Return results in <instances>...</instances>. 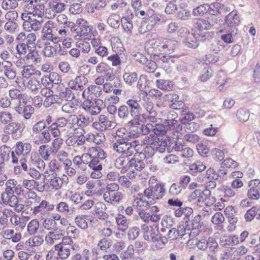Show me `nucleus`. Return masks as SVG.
I'll return each mask as SVG.
<instances>
[{
  "instance_id": "64",
  "label": "nucleus",
  "mask_w": 260,
  "mask_h": 260,
  "mask_svg": "<svg viewBox=\"0 0 260 260\" xmlns=\"http://www.w3.org/2000/svg\"><path fill=\"white\" fill-rule=\"evenodd\" d=\"M249 115L248 110L241 108L237 111L236 117L240 121H246L249 119Z\"/></svg>"
},
{
  "instance_id": "32",
  "label": "nucleus",
  "mask_w": 260,
  "mask_h": 260,
  "mask_svg": "<svg viewBox=\"0 0 260 260\" xmlns=\"http://www.w3.org/2000/svg\"><path fill=\"white\" fill-rule=\"evenodd\" d=\"M106 206L103 202H98L94 206V212L96 217L101 220H105L108 218V215L106 212Z\"/></svg>"
},
{
  "instance_id": "39",
  "label": "nucleus",
  "mask_w": 260,
  "mask_h": 260,
  "mask_svg": "<svg viewBox=\"0 0 260 260\" xmlns=\"http://www.w3.org/2000/svg\"><path fill=\"white\" fill-rule=\"evenodd\" d=\"M201 215H198L196 216L191 221V225L187 224L188 231L191 230H197L198 231H202L204 230V226L202 222H201Z\"/></svg>"
},
{
  "instance_id": "26",
  "label": "nucleus",
  "mask_w": 260,
  "mask_h": 260,
  "mask_svg": "<svg viewBox=\"0 0 260 260\" xmlns=\"http://www.w3.org/2000/svg\"><path fill=\"white\" fill-rule=\"evenodd\" d=\"M224 220L223 215L221 213L216 212L212 217L211 222L214 225V228L216 230L220 232H223L225 231L223 225Z\"/></svg>"
},
{
  "instance_id": "31",
  "label": "nucleus",
  "mask_w": 260,
  "mask_h": 260,
  "mask_svg": "<svg viewBox=\"0 0 260 260\" xmlns=\"http://www.w3.org/2000/svg\"><path fill=\"white\" fill-rule=\"evenodd\" d=\"M77 115L78 119V128L82 130H84L93 121V118L92 117H90L83 113H79Z\"/></svg>"
},
{
  "instance_id": "1",
  "label": "nucleus",
  "mask_w": 260,
  "mask_h": 260,
  "mask_svg": "<svg viewBox=\"0 0 260 260\" xmlns=\"http://www.w3.org/2000/svg\"><path fill=\"white\" fill-rule=\"evenodd\" d=\"M155 181L154 177L150 178L149 182V187L146 188L143 192L144 195L149 200L150 204H155L161 200L166 193L165 185L163 183H156L154 186L150 185L151 182Z\"/></svg>"
},
{
  "instance_id": "48",
  "label": "nucleus",
  "mask_w": 260,
  "mask_h": 260,
  "mask_svg": "<svg viewBox=\"0 0 260 260\" xmlns=\"http://www.w3.org/2000/svg\"><path fill=\"white\" fill-rule=\"evenodd\" d=\"M71 89L70 87L66 88L63 90L59 93V96L61 98V103L63 100L72 101L75 99V94Z\"/></svg>"
},
{
  "instance_id": "45",
  "label": "nucleus",
  "mask_w": 260,
  "mask_h": 260,
  "mask_svg": "<svg viewBox=\"0 0 260 260\" xmlns=\"http://www.w3.org/2000/svg\"><path fill=\"white\" fill-rule=\"evenodd\" d=\"M197 37L193 33L188 34V36L183 40V43L186 47L191 48H196L199 46Z\"/></svg>"
},
{
  "instance_id": "51",
  "label": "nucleus",
  "mask_w": 260,
  "mask_h": 260,
  "mask_svg": "<svg viewBox=\"0 0 260 260\" xmlns=\"http://www.w3.org/2000/svg\"><path fill=\"white\" fill-rule=\"evenodd\" d=\"M24 84L27 88L34 92L38 91L41 87L39 81L33 78L28 81H24Z\"/></svg>"
},
{
  "instance_id": "4",
  "label": "nucleus",
  "mask_w": 260,
  "mask_h": 260,
  "mask_svg": "<svg viewBox=\"0 0 260 260\" xmlns=\"http://www.w3.org/2000/svg\"><path fill=\"white\" fill-rule=\"evenodd\" d=\"M142 101V104L145 112L141 114L140 122L145 123L148 121L153 123H156L157 113L153 103L146 96L143 97Z\"/></svg>"
},
{
  "instance_id": "38",
  "label": "nucleus",
  "mask_w": 260,
  "mask_h": 260,
  "mask_svg": "<svg viewBox=\"0 0 260 260\" xmlns=\"http://www.w3.org/2000/svg\"><path fill=\"white\" fill-rule=\"evenodd\" d=\"M100 123L103 126L105 131L110 128H113L116 125V122L109 120L105 115H100L98 117Z\"/></svg>"
},
{
  "instance_id": "52",
  "label": "nucleus",
  "mask_w": 260,
  "mask_h": 260,
  "mask_svg": "<svg viewBox=\"0 0 260 260\" xmlns=\"http://www.w3.org/2000/svg\"><path fill=\"white\" fill-rule=\"evenodd\" d=\"M218 189L223 192V197L227 199L235 197L238 193L231 186L223 185Z\"/></svg>"
},
{
  "instance_id": "41",
  "label": "nucleus",
  "mask_w": 260,
  "mask_h": 260,
  "mask_svg": "<svg viewBox=\"0 0 260 260\" xmlns=\"http://www.w3.org/2000/svg\"><path fill=\"white\" fill-rule=\"evenodd\" d=\"M20 124L17 122H10L4 128V132L7 134H12L13 138L16 137L17 131Z\"/></svg>"
},
{
  "instance_id": "23",
  "label": "nucleus",
  "mask_w": 260,
  "mask_h": 260,
  "mask_svg": "<svg viewBox=\"0 0 260 260\" xmlns=\"http://www.w3.org/2000/svg\"><path fill=\"white\" fill-rule=\"evenodd\" d=\"M31 147L29 143L19 141L15 145V152L17 155L26 156L30 153Z\"/></svg>"
},
{
  "instance_id": "57",
  "label": "nucleus",
  "mask_w": 260,
  "mask_h": 260,
  "mask_svg": "<svg viewBox=\"0 0 260 260\" xmlns=\"http://www.w3.org/2000/svg\"><path fill=\"white\" fill-rule=\"evenodd\" d=\"M117 113L118 117L123 120H127L130 116V113L126 105L120 106L118 108Z\"/></svg>"
},
{
  "instance_id": "16",
  "label": "nucleus",
  "mask_w": 260,
  "mask_h": 260,
  "mask_svg": "<svg viewBox=\"0 0 260 260\" xmlns=\"http://www.w3.org/2000/svg\"><path fill=\"white\" fill-rule=\"evenodd\" d=\"M87 82V78L83 75H80L77 76L74 79L70 80L68 85L73 90L81 91Z\"/></svg>"
},
{
  "instance_id": "43",
  "label": "nucleus",
  "mask_w": 260,
  "mask_h": 260,
  "mask_svg": "<svg viewBox=\"0 0 260 260\" xmlns=\"http://www.w3.org/2000/svg\"><path fill=\"white\" fill-rule=\"evenodd\" d=\"M89 251L84 249L79 252H74L71 257L70 260H89Z\"/></svg>"
},
{
  "instance_id": "21",
  "label": "nucleus",
  "mask_w": 260,
  "mask_h": 260,
  "mask_svg": "<svg viewBox=\"0 0 260 260\" xmlns=\"http://www.w3.org/2000/svg\"><path fill=\"white\" fill-rule=\"evenodd\" d=\"M46 204H44V200H42L38 205L35 206L31 209L32 214L37 216L38 219H44L50 215L46 208Z\"/></svg>"
},
{
  "instance_id": "55",
  "label": "nucleus",
  "mask_w": 260,
  "mask_h": 260,
  "mask_svg": "<svg viewBox=\"0 0 260 260\" xmlns=\"http://www.w3.org/2000/svg\"><path fill=\"white\" fill-rule=\"evenodd\" d=\"M125 82L128 85H132L138 80V75L136 72H126L123 75Z\"/></svg>"
},
{
  "instance_id": "15",
  "label": "nucleus",
  "mask_w": 260,
  "mask_h": 260,
  "mask_svg": "<svg viewBox=\"0 0 260 260\" xmlns=\"http://www.w3.org/2000/svg\"><path fill=\"white\" fill-rule=\"evenodd\" d=\"M16 111L20 114H23V117L25 119H29L34 113V108L31 105L28 104L27 99L25 100L24 103H18V105L15 106Z\"/></svg>"
},
{
  "instance_id": "59",
  "label": "nucleus",
  "mask_w": 260,
  "mask_h": 260,
  "mask_svg": "<svg viewBox=\"0 0 260 260\" xmlns=\"http://www.w3.org/2000/svg\"><path fill=\"white\" fill-rule=\"evenodd\" d=\"M134 245H129L126 250L123 251L120 254V258L122 260H129L134 254Z\"/></svg>"
},
{
  "instance_id": "25",
  "label": "nucleus",
  "mask_w": 260,
  "mask_h": 260,
  "mask_svg": "<svg viewBox=\"0 0 260 260\" xmlns=\"http://www.w3.org/2000/svg\"><path fill=\"white\" fill-rule=\"evenodd\" d=\"M141 229L143 233V238L145 240L150 241L159 233L152 226H148L146 224L141 225Z\"/></svg>"
},
{
  "instance_id": "29",
  "label": "nucleus",
  "mask_w": 260,
  "mask_h": 260,
  "mask_svg": "<svg viewBox=\"0 0 260 260\" xmlns=\"http://www.w3.org/2000/svg\"><path fill=\"white\" fill-rule=\"evenodd\" d=\"M150 242L152 243V247L154 250L161 249L168 243L167 237L159 233Z\"/></svg>"
},
{
  "instance_id": "63",
  "label": "nucleus",
  "mask_w": 260,
  "mask_h": 260,
  "mask_svg": "<svg viewBox=\"0 0 260 260\" xmlns=\"http://www.w3.org/2000/svg\"><path fill=\"white\" fill-rule=\"evenodd\" d=\"M30 52L27 54L26 56L27 59L31 60V61L34 63H38L41 62L42 57L39 54L38 52L36 50H29Z\"/></svg>"
},
{
  "instance_id": "30",
  "label": "nucleus",
  "mask_w": 260,
  "mask_h": 260,
  "mask_svg": "<svg viewBox=\"0 0 260 260\" xmlns=\"http://www.w3.org/2000/svg\"><path fill=\"white\" fill-rule=\"evenodd\" d=\"M115 221L118 231L125 232L128 230L129 220H128L125 216L118 214L115 218Z\"/></svg>"
},
{
  "instance_id": "37",
  "label": "nucleus",
  "mask_w": 260,
  "mask_h": 260,
  "mask_svg": "<svg viewBox=\"0 0 260 260\" xmlns=\"http://www.w3.org/2000/svg\"><path fill=\"white\" fill-rule=\"evenodd\" d=\"M225 22L229 26L238 25L239 24V17L236 11L233 10L225 18Z\"/></svg>"
},
{
  "instance_id": "61",
  "label": "nucleus",
  "mask_w": 260,
  "mask_h": 260,
  "mask_svg": "<svg viewBox=\"0 0 260 260\" xmlns=\"http://www.w3.org/2000/svg\"><path fill=\"white\" fill-rule=\"evenodd\" d=\"M63 184L62 179L58 177H53L49 183V187L52 189L58 190L60 189Z\"/></svg>"
},
{
  "instance_id": "7",
  "label": "nucleus",
  "mask_w": 260,
  "mask_h": 260,
  "mask_svg": "<svg viewBox=\"0 0 260 260\" xmlns=\"http://www.w3.org/2000/svg\"><path fill=\"white\" fill-rule=\"evenodd\" d=\"M78 28L73 29V30L76 31V35L74 38L76 40H81L89 36L91 34L93 28L92 25L86 20L84 19H78L76 21Z\"/></svg>"
},
{
  "instance_id": "58",
  "label": "nucleus",
  "mask_w": 260,
  "mask_h": 260,
  "mask_svg": "<svg viewBox=\"0 0 260 260\" xmlns=\"http://www.w3.org/2000/svg\"><path fill=\"white\" fill-rule=\"evenodd\" d=\"M31 11V14L34 17L42 18V16L44 13L45 6L43 4H38L34 5Z\"/></svg>"
},
{
  "instance_id": "35",
  "label": "nucleus",
  "mask_w": 260,
  "mask_h": 260,
  "mask_svg": "<svg viewBox=\"0 0 260 260\" xmlns=\"http://www.w3.org/2000/svg\"><path fill=\"white\" fill-rule=\"evenodd\" d=\"M9 96L13 100H17V105L18 103H24L25 100L27 99V95L25 94H22L20 90L13 88L9 91Z\"/></svg>"
},
{
  "instance_id": "10",
  "label": "nucleus",
  "mask_w": 260,
  "mask_h": 260,
  "mask_svg": "<svg viewBox=\"0 0 260 260\" xmlns=\"http://www.w3.org/2000/svg\"><path fill=\"white\" fill-rule=\"evenodd\" d=\"M140 101V98L139 100L131 98L126 101L125 104L130 113V116L140 121V112L142 110V107L139 103Z\"/></svg>"
},
{
  "instance_id": "36",
  "label": "nucleus",
  "mask_w": 260,
  "mask_h": 260,
  "mask_svg": "<svg viewBox=\"0 0 260 260\" xmlns=\"http://www.w3.org/2000/svg\"><path fill=\"white\" fill-rule=\"evenodd\" d=\"M54 249L57 251L58 255L61 259H67L71 254L70 246L56 244Z\"/></svg>"
},
{
  "instance_id": "53",
  "label": "nucleus",
  "mask_w": 260,
  "mask_h": 260,
  "mask_svg": "<svg viewBox=\"0 0 260 260\" xmlns=\"http://www.w3.org/2000/svg\"><path fill=\"white\" fill-rule=\"evenodd\" d=\"M61 126L59 125L58 122L55 120L53 123L48 126V130L50 131L51 135L54 137H59L61 134Z\"/></svg>"
},
{
  "instance_id": "8",
  "label": "nucleus",
  "mask_w": 260,
  "mask_h": 260,
  "mask_svg": "<svg viewBox=\"0 0 260 260\" xmlns=\"http://www.w3.org/2000/svg\"><path fill=\"white\" fill-rule=\"evenodd\" d=\"M105 104L103 101L100 99H95L92 101L90 99H86L81 105L82 108L91 115L95 116L100 114L102 108Z\"/></svg>"
},
{
  "instance_id": "50",
  "label": "nucleus",
  "mask_w": 260,
  "mask_h": 260,
  "mask_svg": "<svg viewBox=\"0 0 260 260\" xmlns=\"http://www.w3.org/2000/svg\"><path fill=\"white\" fill-rule=\"evenodd\" d=\"M3 28L1 31H4V32H6L7 33L9 34H14L17 27L18 24L16 22L12 21H7L6 22H5L4 20H1V24L4 23Z\"/></svg>"
},
{
  "instance_id": "17",
  "label": "nucleus",
  "mask_w": 260,
  "mask_h": 260,
  "mask_svg": "<svg viewBox=\"0 0 260 260\" xmlns=\"http://www.w3.org/2000/svg\"><path fill=\"white\" fill-rule=\"evenodd\" d=\"M102 92V88L101 86L98 85H90L88 88L85 89L82 94V97L84 99L92 100L94 98L99 97Z\"/></svg>"
},
{
  "instance_id": "28",
  "label": "nucleus",
  "mask_w": 260,
  "mask_h": 260,
  "mask_svg": "<svg viewBox=\"0 0 260 260\" xmlns=\"http://www.w3.org/2000/svg\"><path fill=\"white\" fill-rule=\"evenodd\" d=\"M131 159H129L128 156L124 155L122 157H119L116 159L115 166L117 168L121 169V172L125 173L130 169V162Z\"/></svg>"
},
{
  "instance_id": "24",
  "label": "nucleus",
  "mask_w": 260,
  "mask_h": 260,
  "mask_svg": "<svg viewBox=\"0 0 260 260\" xmlns=\"http://www.w3.org/2000/svg\"><path fill=\"white\" fill-rule=\"evenodd\" d=\"M12 158V162L14 164L18 162V158L16 157L13 151H11L10 147L5 145L1 146V159L4 161H8Z\"/></svg>"
},
{
  "instance_id": "33",
  "label": "nucleus",
  "mask_w": 260,
  "mask_h": 260,
  "mask_svg": "<svg viewBox=\"0 0 260 260\" xmlns=\"http://www.w3.org/2000/svg\"><path fill=\"white\" fill-rule=\"evenodd\" d=\"M26 161L29 166H34L41 168L45 165L43 160L36 152H31L30 156L26 159Z\"/></svg>"
},
{
  "instance_id": "19",
  "label": "nucleus",
  "mask_w": 260,
  "mask_h": 260,
  "mask_svg": "<svg viewBox=\"0 0 260 260\" xmlns=\"http://www.w3.org/2000/svg\"><path fill=\"white\" fill-rule=\"evenodd\" d=\"M43 22V18L34 17L32 19H30V20L26 24L25 23L24 25H22V26L25 31H37L41 28Z\"/></svg>"
},
{
  "instance_id": "54",
  "label": "nucleus",
  "mask_w": 260,
  "mask_h": 260,
  "mask_svg": "<svg viewBox=\"0 0 260 260\" xmlns=\"http://www.w3.org/2000/svg\"><path fill=\"white\" fill-rule=\"evenodd\" d=\"M156 84L159 89L168 91L171 90L173 86V83L172 81L164 79L157 80Z\"/></svg>"
},
{
  "instance_id": "5",
  "label": "nucleus",
  "mask_w": 260,
  "mask_h": 260,
  "mask_svg": "<svg viewBox=\"0 0 260 260\" xmlns=\"http://www.w3.org/2000/svg\"><path fill=\"white\" fill-rule=\"evenodd\" d=\"M161 20V16L155 13L153 10L148 11L146 13V17H144L139 27V31L144 34L152 30L155 24Z\"/></svg>"
},
{
  "instance_id": "3",
  "label": "nucleus",
  "mask_w": 260,
  "mask_h": 260,
  "mask_svg": "<svg viewBox=\"0 0 260 260\" xmlns=\"http://www.w3.org/2000/svg\"><path fill=\"white\" fill-rule=\"evenodd\" d=\"M105 190L103 198L105 202L111 204H119L121 202L123 194L119 191V186L118 184L115 183L108 184Z\"/></svg>"
},
{
  "instance_id": "22",
  "label": "nucleus",
  "mask_w": 260,
  "mask_h": 260,
  "mask_svg": "<svg viewBox=\"0 0 260 260\" xmlns=\"http://www.w3.org/2000/svg\"><path fill=\"white\" fill-rule=\"evenodd\" d=\"M63 236V231L56 228L51 231L46 236L45 241L49 245H53L56 241L61 239Z\"/></svg>"
},
{
  "instance_id": "9",
  "label": "nucleus",
  "mask_w": 260,
  "mask_h": 260,
  "mask_svg": "<svg viewBox=\"0 0 260 260\" xmlns=\"http://www.w3.org/2000/svg\"><path fill=\"white\" fill-rule=\"evenodd\" d=\"M10 58V55L8 51H4L1 53V58L4 60L1 62L2 69L1 72H4L6 77L10 80L13 79L16 76L15 72L12 68V63L11 61L6 60Z\"/></svg>"
},
{
  "instance_id": "47",
  "label": "nucleus",
  "mask_w": 260,
  "mask_h": 260,
  "mask_svg": "<svg viewBox=\"0 0 260 260\" xmlns=\"http://www.w3.org/2000/svg\"><path fill=\"white\" fill-rule=\"evenodd\" d=\"M137 157L135 154L134 157L131 159L130 162L131 168H134L135 170L141 171L145 168V164L143 160Z\"/></svg>"
},
{
  "instance_id": "62",
  "label": "nucleus",
  "mask_w": 260,
  "mask_h": 260,
  "mask_svg": "<svg viewBox=\"0 0 260 260\" xmlns=\"http://www.w3.org/2000/svg\"><path fill=\"white\" fill-rule=\"evenodd\" d=\"M86 190H85V194L88 196L91 197L96 194V187L95 182L93 181H88L85 185Z\"/></svg>"
},
{
  "instance_id": "20",
  "label": "nucleus",
  "mask_w": 260,
  "mask_h": 260,
  "mask_svg": "<svg viewBox=\"0 0 260 260\" xmlns=\"http://www.w3.org/2000/svg\"><path fill=\"white\" fill-rule=\"evenodd\" d=\"M36 35L33 32L26 34L24 32H20L16 38V41L18 43H25L28 45H32L33 47H35V41L36 40Z\"/></svg>"
},
{
  "instance_id": "60",
  "label": "nucleus",
  "mask_w": 260,
  "mask_h": 260,
  "mask_svg": "<svg viewBox=\"0 0 260 260\" xmlns=\"http://www.w3.org/2000/svg\"><path fill=\"white\" fill-rule=\"evenodd\" d=\"M41 220H43V228L48 231L49 230H53L56 229L57 223L56 221H54V220L51 219V218H48L47 217L41 219Z\"/></svg>"
},
{
  "instance_id": "14",
  "label": "nucleus",
  "mask_w": 260,
  "mask_h": 260,
  "mask_svg": "<svg viewBox=\"0 0 260 260\" xmlns=\"http://www.w3.org/2000/svg\"><path fill=\"white\" fill-rule=\"evenodd\" d=\"M178 47V42L173 39H164L158 45V50L163 53L170 54Z\"/></svg>"
},
{
  "instance_id": "13",
  "label": "nucleus",
  "mask_w": 260,
  "mask_h": 260,
  "mask_svg": "<svg viewBox=\"0 0 260 260\" xmlns=\"http://www.w3.org/2000/svg\"><path fill=\"white\" fill-rule=\"evenodd\" d=\"M128 139H119L112 142L113 149L116 152L126 156H130Z\"/></svg>"
},
{
  "instance_id": "2",
  "label": "nucleus",
  "mask_w": 260,
  "mask_h": 260,
  "mask_svg": "<svg viewBox=\"0 0 260 260\" xmlns=\"http://www.w3.org/2000/svg\"><path fill=\"white\" fill-rule=\"evenodd\" d=\"M58 29L57 24L52 20L47 21L43 25L42 29L41 39L43 41H49L53 43L61 41L60 36L58 34Z\"/></svg>"
},
{
  "instance_id": "27",
  "label": "nucleus",
  "mask_w": 260,
  "mask_h": 260,
  "mask_svg": "<svg viewBox=\"0 0 260 260\" xmlns=\"http://www.w3.org/2000/svg\"><path fill=\"white\" fill-rule=\"evenodd\" d=\"M2 230L1 235H2L3 239L11 240V242L14 243H17L20 240L21 238L20 233H16L14 235V231L13 230L6 229L5 227H3Z\"/></svg>"
},
{
  "instance_id": "42",
  "label": "nucleus",
  "mask_w": 260,
  "mask_h": 260,
  "mask_svg": "<svg viewBox=\"0 0 260 260\" xmlns=\"http://www.w3.org/2000/svg\"><path fill=\"white\" fill-rule=\"evenodd\" d=\"M40 223L38 219L31 220L27 225V231L30 235H35L38 232Z\"/></svg>"
},
{
  "instance_id": "18",
  "label": "nucleus",
  "mask_w": 260,
  "mask_h": 260,
  "mask_svg": "<svg viewBox=\"0 0 260 260\" xmlns=\"http://www.w3.org/2000/svg\"><path fill=\"white\" fill-rule=\"evenodd\" d=\"M217 23V19L213 17L211 21L204 19H198L195 20L194 24V27L200 31H202L210 29L211 27L213 26Z\"/></svg>"
},
{
  "instance_id": "40",
  "label": "nucleus",
  "mask_w": 260,
  "mask_h": 260,
  "mask_svg": "<svg viewBox=\"0 0 260 260\" xmlns=\"http://www.w3.org/2000/svg\"><path fill=\"white\" fill-rule=\"evenodd\" d=\"M151 145L154 147L155 151L163 153L166 151L168 143L166 139L158 138L157 140L153 141Z\"/></svg>"
},
{
  "instance_id": "49",
  "label": "nucleus",
  "mask_w": 260,
  "mask_h": 260,
  "mask_svg": "<svg viewBox=\"0 0 260 260\" xmlns=\"http://www.w3.org/2000/svg\"><path fill=\"white\" fill-rule=\"evenodd\" d=\"M96 149L95 147H91L89 149L88 153H83L81 156L84 166L88 165L89 167L92 158L96 154Z\"/></svg>"
},
{
  "instance_id": "56",
  "label": "nucleus",
  "mask_w": 260,
  "mask_h": 260,
  "mask_svg": "<svg viewBox=\"0 0 260 260\" xmlns=\"http://www.w3.org/2000/svg\"><path fill=\"white\" fill-rule=\"evenodd\" d=\"M107 23L112 27L118 28L120 25V17L116 13H112L107 19Z\"/></svg>"
},
{
  "instance_id": "11",
  "label": "nucleus",
  "mask_w": 260,
  "mask_h": 260,
  "mask_svg": "<svg viewBox=\"0 0 260 260\" xmlns=\"http://www.w3.org/2000/svg\"><path fill=\"white\" fill-rule=\"evenodd\" d=\"M56 17V21L61 24H63V27L59 29L58 34L61 37H66L68 35V30L67 27L70 28L71 30L75 27V23L72 21H69L67 16L65 14L59 13Z\"/></svg>"
},
{
  "instance_id": "44",
  "label": "nucleus",
  "mask_w": 260,
  "mask_h": 260,
  "mask_svg": "<svg viewBox=\"0 0 260 260\" xmlns=\"http://www.w3.org/2000/svg\"><path fill=\"white\" fill-rule=\"evenodd\" d=\"M59 95L54 94L52 92V95H50L47 98H45L43 105L45 107L48 108L54 104H61V100Z\"/></svg>"
},
{
  "instance_id": "12",
  "label": "nucleus",
  "mask_w": 260,
  "mask_h": 260,
  "mask_svg": "<svg viewBox=\"0 0 260 260\" xmlns=\"http://www.w3.org/2000/svg\"><path fill=\"white\" fill-rule=\"evenodd\" d=\"M107 154L105 151L100 148H96V154L93 156L89 165V167L92 170H102V161L106 158Z\"/></svg>"
},
{
  "instance_id": "46",
  "label": "nucleus",
  "mask_w": 260,
  "mask_h": 260,
  "mask_svg": "<svg viewBox=\"0 0 260 260\" xmlns=\"http://www.w3.org/2000/svg\"><path fill=\"white\" fill-rule=\"evenodd\" d=\"M155 152V149L153 146L151 145V143L150 145L145 146L142 151L140 152L138 156L140 157V158H149L152 156Z\"/></svg>"
},
{
  "instance_id": "34",
  "label": "nucleus",
  "mask_w": 260,
  "mask_h": 260,
  "mask_svg": "<svg viewBox=\"0 0 260 260\" xmlns=\"http://www.w3.org/2000/svg\"><path fill=\"white\" fill-rule=\"evenodd\" d=\"M149 201H146L141 197H137L134 199L132 205L139 212H141L146 211L149 207Z\"/></svg>"
},
{
  "instance_id": "6",
  "label": "nucleus",
  "mask_w": 260,
  "mask_h": 260,
  "mask_svg": "<svg viewBox=\"0 0 260 260\" xmlns=\"http://www.w3.org/2000/svg\"><path fill=\"white\" fill-rule=\"evenodd\" d=\"M67 0H52L48 3V8L45 10L46 16L49 19L54 18L57 14L64 12L68 6Z\"/></svg>"
}]
</instances>
